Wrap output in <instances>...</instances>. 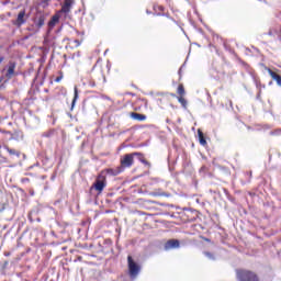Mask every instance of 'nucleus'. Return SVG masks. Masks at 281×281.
<instances>
[{
  "label": "nucleus",
  "instance_id": "f257e3e1",
  "mask_svg": "<svg viewBox=\"0 0 281 281\" xmlns=\"http://www.w3.org/2000/svg\"><path fill=\"white\" fill-rule=\"evenodd\" d=\"M134 159H137L142 164H145V166H148V161L144 159V154L142 153H133V154H127L121 159V168L124 170V168H131L133 166Z\"/></svg>",
  "mask_w": 281,
  "mask_h": 281
},
{
  "label": "nucleus",
  "instance_id": "f03ea898",
  "mask_svg": "<svg viewBox=\"0 0 281 281\" xmlns=\"http://www.w3.org/2000/svg\"><path fill=\"white\" fill-rule=\"evenodd\" d=\"M105 188H106V177L104 176V172H101L97 177L90 190H97V192L102 193Z\"/></svg>",
  "mask_w": 281,
  "mask_h": 281
},
{
  "label": "nucleus",
  "instance_id": "7ed1b4c3",
  "mask_svg": "<svg viewBox=\"0 0 281 281\" xmlns=\"http://www.w3.org/2000/svg\"><path fill=\"white\" fill-rule=\"evenodd\" d=\"M127 267H128V273L131 278H137V276H139V271H142V267H139L137 262L133 260L132 256L127 257Z\"/></svg>",
  "mask_w": 281,
  "mask_h": 281
},
{
  "label": "nucleus",
  "instance_id": "20e7f679",
  "mask_svg": "<svg viewBox=\"0 0 281 281\" xmlns=\"http://www.w3.org/2000/svg\"><path fill=\"white\" fill-rule=\"evenodd\" d=\"M237 280L239 281H259L258 276L249 270H238Z\"/></svg>",
  "mask_w": 281,
  "mask_h": 281
},
{
  "label": "nucleus",
  "instance_id": "39448f33",
  "mask_svg": "<svg viewBox=\"0 0 281 281\" xmlns=\"http://www.w3.org/2000/svg\"><path fill=\"white\" fill-rule=\"evenodd\" d=\"M75 0H64L61 9L57 12L59 16H65L67 19L69 16V12H71V8H74Z\"/></svg>",
  "mask_w": 281,
  "mask_h": 281
},
{
  "label": "nucleus",
  "instance_id": "423d86ee",
  "mask_svg": "<svg viewBox=\"0 0 281 281\" xmlns=\"http://www.w3.org/2000/svg\"><path fill=\"white\" fill-rule=\"evenodd\" d=\"M27 19L29 16L25 14V10H22L19 12L18 18L13 21V25H15V27H21L27 23Z\"/></svg>",
  "mask_w": 281,
  "mask_h": 281
},
{
  "label": "nucleus",
  "instance_id": "0eeeda50",
  "mask_svg": "<svg viewBox=\"0 0 281 281\" xmlns=\"http://www.w3.org/2000/svg\"><path fill=\"white\" fill-rule=\"evenodd\" d=\"M14 69H16V63L9 61L7 74H5V78H8V80H10L14 77Z\"/></svg>",
  "mask_w": 281,
  "mask_h": 281
},
{
  "label": "nucleus",
  "instance_id": "6e6552de",
  "mask_svg": "<svg viewBox=\"0 0 281 281\" xmlns=\"http://www.w3.org/2000/svg\"><path fill=\"white\" fill-rule=\"evenodd\" d=\"M180 243L178 239H170L165 244L166 251L170 249H179Z\"/></svg>",
  "mask_w": 281,
  "mask_h": 281
},
{
  "label": "nucleus",
  "instance_id": "1a4fd4ad",
  "mask_svg": "<svg viewBox=\"0 0 281 281\" xmlns=\"http://www.w3.org/2000/svg\"><path fill=\"white\" fill-rule=\"evenodd\" d=\"M124 169L122 167H119L116 169H106L101 172H104V177H106V175H109L110 177H117V175L122 173Z\"/></svg>",
  "mask_w": 281,
  "mask_h": 281
},
{
  "label": "nucleus",
  "instance_id": "9d476101",
  "mask_svg": "<svg viewBox=\"0 0 281 281\" xmlns=\"http://www.w3.org/2000/svg\"><path fill=\"white\" fill-rule=\"evenodd\" d=\"M34 25L37 27V30H41L43 25H45V15L40 14L34 20Z\"/></svg>",
  "mask_w": 281,
  "mask_h": 281
},
{
  "label": "nucleus",
  "instance_id": "9b49d317",
  "mask_svg": "<svg viewBox=\"0 0 281 281\" xmlns=\"http://www.w3.org/2000/svg\"><path fill=\"white\" fill-rule=\"evenodd\" d=\"M267 71L272 80H276L277 85L281 87V76L278 75L276 71L271 70V68H267Z\"/></svg>",
  "mask_w": 281,
  "mask_h": 281
},
{
  "label": "nucleus",
  "instance_id": "f8f14e48",
  "mask_svg": "<svg viewBox=\"0 0 281 281\" xmlns=\"http://www.w3.org/2000/svg\"><path fill=\"white\" fill-rule=\"evenodd\" d=\"M58 21H60V15L58 13H56L55 15H53L50 21L48 22V30H54V27H56V23H58Z\"/></svg>",
  "mask_w": 281,
  "mask_h": 281
},
{
  "label": "nucleus",
  "instance_id": "ddd939ff",
  "mask_svg": "<svg viewBox=\"0 0 281 281\" xmlns=\"http://www.w3.org/2000/svg\"><path fill=\"white\" fill-rule=\"evenodd\" d=\"M131 117L132 120H136L137 122H144V120H146V115L135 112L131 114Z\"/></svg>",
  "mask_w": 281,
  "mask_h": 281
},
{
  "label": "nucleus",
  "instance_id": "4468645a",
  "mask_svg": "<svg viewBox=\"0 0 281 281\" xmlns=\"http://www.w3.org/2000/svg\"><path fill=\"white\" fill-rule=\"evenodd\" d=\"M76 102H78V87L77 86H75V88H74V99L71 102L70 111H74V106H76Z\"/></svg>",
  "mask_w": 281,
  "mask_h": 281
},
{
  "label": "nucleus",
  "instance_id": "2eb2a0df",
  "mask_svg": "<svg viewBox=\"0 0 281 281\" xmlns=\"http://www.w3.org/2000/svg\"><path fill=\"white\" fill-rule=\"evenodd\" d=\"M198 135L201 146H205L207 144V140H205V136H203V132H201V130L198 131Z\"/></svg>",
  "mask_w": 281,
  "mask_h": 281
},
{
  "label": "nucleus",
  "instance_id": "dca6fc26",
  "mask_svg": "<svg viewBox=\"0 0 281 281\" xmlns=\"http://www.w3.org/2000/svg\"><path fill=\"white\" fill-rule=\"evenodd\" d=\"M7 149V151L9 153V155L15 156V157H21V153L16 151V149H12L8 146L4 147Z\"/></svg>",
  "mask_w": 281,
  "mask_h": 281
},
{
  "label": "nucleus",
  "instance_id": "f3484780",
  "mask_svg": "<svg viewBox=\"0 0 281 281\" xmlns=\"http://www.w3.org/2000/svg\"><path fill=\"white\" fill-rule=\"evenodd\" d=\"M178 102H180V104H182L183 109H186V106H188V101L186 99H183V97H178Z\"/></svg>",
  "mask_w": 281,
  "mask_h": 281
},
{
  "label": "nucleus",
  "instance_id": "a211bd4d",
  "mask_svg": "<svg viewBox=\"0 0 281 281\" xmlns=\"http://www.w3.org/2000/svg\"><path fill=\"white\" fill-rule=\"evenodd\" d=\"M178 93L179 95H186V89L183 88V85H180L178 87Z\"/></svg>",
  "mask_w": 281,
  "mask_h": 281
},
{
  "label": "nucleus",
  "instance_id": "6ab92c4d",
  "mask_svg": "<svg viewBox=\"0 0 281 281\" xmlns=\"http://www.w3.org/2000/svg\"><path fill=\"white\" fill-rule=\"evenodd\" d=\"M204 256H206V258H209V260H216L214 255L210 251H204Z\"/></svg>",
  "mask_w": 281,
  "mask_h": 281
},
{
  "label": "nucleus",
  "instance_id": "aec40b11",
  "mask_svg": "<svg viewBox=\"0 0 281 281\" xmlns=\"http://www.w3.org/2000/svg\"><path fill=\"white\" fill-rule=\"evenodd\" d=\"M3 82V77L0 78V89H5V83Z\"/></svg>",
  "mask_w": 281,
  "mask_h": 281
},
{
  "label": "nucleus",
  "instance_id": "412c9836",
  "mask_svg": "<svg viewBox=\"0 0 281 281\" xmlns=\"http://www.w3.org/2000/svg\"><path fill=\"white\" fill-rule=\"evenodd\" d=\"M270 135H281V130H276L274 132H270Z\"/></svg>",
  "mask_w": 281,
  "mask_h": 281
},
{
  "label": "nucleus",
  "instance_id": "4be33fe9",
  "mask_svg": "<svg viewBox=\"0 0 281 281\" xmlns=\"http://www.w3.org/2000/svg\"><path fill=\"white\" fill-rule=\"evenodd\" d=\"M268 36H273V31H272V30H270V31L268 32Z\"/></svg>",
  "mask_w": 281,
  "mask_h": 281
},
{
  "label": "nucleus",
  "instance_id": "5701e85b",
  "mask_svg": "<svg viewBox=\"0 0 281 281\" xmlns=\"http://www.w3.org/2000/svg\"><path fill=\"white\" fill-rule=\"evenodd\" d=\"M26 181H30V179L29 178H23L22 179V183H25Z\"/></svg>",
  "mask_w": 281,
  "mask_h": 281
},
{
  "label": "nucleus",
  "instance_id": "b1692460",
  "mask_svg": "<svg viewBox=\"0 0 281 281\" xmlns=\"http://www.w3.org/2000/svg\"><path fill=\"white\" fill-rule=\"evenodd\" d=\"M3 60H5V58L3 56H0V65L1 63H3Z\"/></svg>",
  "mask_w": 281,
  "mask_h": 281
},
{
  "label": "nucleus",
  "instance_id": "393cba45",
  "mask_svg": "<svg viewBox=\"0 0 281 281\" xmlns=\"http://www.w3.org/2000/svg\"><path fill=\"white\" fill-rule=\"evenodd\" d=\"M61 78L60 77H57L56 78V82H60Z\"/></svg>",
  "mask_w": 281,
  "mask_h": 281
},
{
  "label": "nucleus",
  "instance_id": "a878e982",
  "mask_svg": "<svg viewBox=\"0 0 281 281\" xmlns=\"http://www.w3.org/2000/svg\"><path fill=\"white\" fill-rule=\"evenodd\" d=\"M90 87H95V82H90Z\"/></svg>",
  "mask_w": 281,
  "mask_h": 281
},
{
  "label": "nucleus",
  "instance_id": "bb28decb",
  "mask_svg": "<svg viewBox=\"0 0 281 281\" xmlns=\"http://www.w3.org/2000/svg\"><path fill=\"white\" fill-rule=\"evenodd\" d=\"M256 85H257V88H260V83H258V81L256 82Z\"/></svg>",
  "mask_w": 281,
  "mask_h": 281
},
{
  "label": "nucleus",
  "instance_id": "cd10ccee",
  "mask_svg": "<svg viewBox=\"0 0 281 281\" xmlns=\"http://www.w3.org/2000/svg\"><path fill=\"white\" fill-rule=\"evenodd\" d=\"M159 10L164 11V7H159Z\"/></svg>",
  "mask_w": 281,
  "mask_h": 281
},
{
  "label": "nucleus",
  "instance_id": "c85d7f7f",
  "mask_svg": "<svg viewBox=\"0 0 281 281\" xmlns=\"http://www.w3.org/2000/svg\"><path fill=\"white\" fill-rule=\"evenodd\" d=\"M147 14H150V11L147 10Z\"/></svg>",
  "mask_w": 281,
  "mask_h": 281
},
{
  "label": "nucleus",
  "instance_id": "c756f323",
  "mask_svg": "<svg viewBox=\"0 0 281 281\" xmlns=\"http://www.w3.org/2000/svg\"><path fill=\"white\" fill-rule=\"evenodd\" d=\"M261 91L259 90V95H260Z\"/></svg>",
  "mask_w": 281,
  "mask_h": 281
}]
</instances>
